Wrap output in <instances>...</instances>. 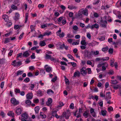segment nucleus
I'll use <instances>...</instances> for the list:
<instances>
[{
  "instance_id": "obj_1",
  "label": "nucleus",
  "mask_w": 121,
  "mask_h": 121,
  "mask_svg": "<svg viewBox=\"0 0 121 121\" xmlns=\"http://www.w3.org/2000/svg\"><path fill=\"white\" fill-rule=\"evenodd\" d=\"M28 115L26 112L22 114L21 115V117L22 118L21 119L20 117H19V119L21 120V121H28V120H26L28 118Z\"/></svg>"
},
{
  "instance_id": "obj_2",
  "label": "nucleus",
  "mask_w": 121,
  "mask_h": 121,
  "mask_svg": "<svg viewBox=\"0 0 121 121\" xmlns=\"http://www.w3.org/2000/svg\"><path fill=\"white\" fill-rule=\"evenodd\" d=\"M98 23L102 27L105 28L106 27V25L107 24V22L106 21H104L102 18H101L100 21L98 22Z\"/></svg>"
},
{
  "instance_id": "obj_3",
  "label": "nucleus",
  "mask_w": 121,
  "mask_h": 121,
  "mask_svg": "<svg viewBox=\"0 0 121 121\" xmlns=\"http://www.w3.org/2000/svg\"><path fill=\"white\" fill-rule=\"evenodd\" d=\"M105 63H100L98 65V67H100L102 66V70L103 71L105 70L106 69V68L108 66L107 64H106L105 66Z\"/></svg>"
},
{
  "instance_id": "obj_4",
  "label": "nucleus",
  "mask_w": 121,
  "mask_h": 121,
  "mask_svg": "<svg viewBox=\"0 0 121 121\" xmlns=\"http://www.w3.org/2000/svg\"><path fill=\"white\" fill-rule=\"evenodd\" d=\"M11 101L14 106L18 104L19 103V102L18 100H17L15 98H13L11 99Z\"/></svg>"
},
{
  "instance_id": "obj_5",
  "label": "nucleus",
  "mask_w": 121,
  "mask_h": 121,
  "mask_svg": "<svg viewBox=\"0 0 121 121\" xmlns=\"http://www.w3.org/2000/svg\"><path fill=\"white\" fill-rule=\"evenodd\" d=\"M45 58L46 59H50L51 61H56V60L55 58H54L53 57H52L51 55L48 54H46L45 56Z\"/></svg>"
},
{
  "instance_id": "obj_6",
  "label": "nucleus",
  "mask_w": 121,
  "mask_h": 121,
  "mask_svg": "<svg viewBox=\"0 0 121 121\" xmlns=\"http://www.w3.org/2000/svg\"><path fill=\"white\" fill-rule=\"evenodd\" d=\"M13 64H12V65L14 67L19 66L22 64V63L21 61L16 62V60L13 61Z\"/></svg>"
},
{
  "instance_id": "obj_7",
  "label": "nucleus",
  "mask_w": 121,
  "mask_h": 121,
  "mask_svg": "<svg viewBox=\"0 0 121 121\" xmlns=\"http://www.w3.org/2000/svg\"><path fill=\"white\" fill-rule=\"evenodd\" d=\"M84 56L86 57H89L91 56V52L88 50H85L84 51Z\"/></svg>"
},
{
  "instance_id": "obj_8",
  "label": "nucleus",
  "mask_w": 121,
  "mask_h": 121,
  "mask_svg": "<svg viewBox=\"0 0 121 121\" xmlns=\"http://www.w3.org/2000/svg\"><path fill=\"white\" fill-rule=\"evenodd\" d=\"M110 94L111 93L110 92H106V96H105V99H106L107 101L108 100V99H111V97Z\"/></svg>"
},
{
  "instance_id": "obj_9",
  "label": "nucleus",
  "mask_w": 121,
  "mask_h": 121,
  "mask_svg": "<svg viewBox=\"0 0 121 121\" xmlns=\"http://www.w3.org/2000/svg\"><path fill=\"white\" fill-rule=\"evenodd\" d=\"M81 72L82 75L85 76L87 73L85 68H82L81 69Z\"/></svg>"
},
{
  "instance_id": "obj_10",
  "label": "nucleus",
  "mask_w": 121,
  "mask_h": 121,
  "mask_svg": "<svg viewBox=\"0 0 121 121\" xmlns=\"http://www.w3.org/2000/svg\"><path fill=\"white\" fill-rule=\"evenodd\" d=\"M22 109L21 108H18L16 110V113L17 115L20 114L22 113Z\"/></svg>"
},
{
  "instance_id": "obj_11",
  "label": "nucleus",
  "mask_w": 121,
  "mask_h": 121,
  "mask_svg": "<svg viewBox=\"0 0 121 121\" xmlns=\"http://www.w3.org/2000/svg\"><path fill=\"white\" fill-rule=\"evenodd\" d=\"M4 20L5 21L8 22L9 21L8 16L6 15H3L2 16Z\"/></svg>"
},
{
  "instance_id": "obj_12",
  "label": "nucleus",
  "mask_w": 121,
  "mask_h": 121,
  "mask_svg": "<svg viewBox=\"0 0 121 121\" xmlns=\"http://www.w3.org/2000/svg\"><path fill=\"white\" fill-rule=\"evenodd\" d=\"M33 97V95L32 93H28L26 96L27 99H32Z\"/></svg>"
},
{
  "instance_id": "obj_13",
  "label": "nucleus",
  "mask_w": 121,
  "mask_h": 121,
  "mask_svg": "<svg viewBox=\"0 0 121 121\" xmlns=\"http://www.w3.org/2000/svg\"><path fill=\"white\" fill-rule=\"evenodd\" d=\"M80 72L78 71H77L74 73L73 77H76L77 76L79 77L80 76Z\"/></svg>"
},
{
  "instance_id": "obj_14",
  "label": "nucleus",
  "mask_w": 121,
  "mask_h": 121,
  "mask_svg": "<svg viewBox=\"0 0 121 121\" xmlns=\"http://www.w3.org/2000/svg\"><path fill=\"white\" fill-rule=\"evenodd\" d=\"M91 55L92 54L95 55H97L99 54V52L98 51H94L93 50H92L91 51Z\"/></svg>"
},
{
  "instance_id": "obj_15",
  "label": "nucleus",
  "mask_w": 121,
  "mask_h": 121,
  "mask_svg": "<svg viewBox=\"0 0 121 121\" xmlns=\"http://www.w3.org/2000/svg\"><path fill=\"white\" fill-rule=\"evenodd\" d=\"M52 99L51 98H49L48 100V102H46V104L48 106H49L52 103Z\"/></svg>"
},
{
  "instance_id": "obj_16",
  "label": "nucleus",
  "mask_w": 121,
  "mask_h": 121,
  "mask_svg": "<svg viewBox=\"0 0 121 121\" xmlns=\"http://www.w3.org/2000/svg\"><path fill=\"white\" fill-rule=\"evenodd\" d=\"M19 17L20 15L19 14L17 13H15V17L14 19L16 21H17L19 19Z\"/></svg>"
},
{
  "instance_id": "obj_17",
  "label": "nucleus",
  "mask_w": 121,
  "mask_h": 121,
  "mask_svg": "<svg viewBox=\"0 0 121 121\" xmlns=\"http://www.w3.org/2000/svg\"><path fill=\"white\" fill-rule=\"evenodd\" d=\"M68 8L71 10H72L76 9L77 8V7L72 5H69L68 7Z\"/></svg>"
},
{
  "instance_id": "obj_18",
  "label": "nucleus",
  "mask_w": 121,
  "mask_h": 121,
  "mask_svg": "<svg viewBox=\"0 0 121 121\" xmlns=\"http://www.w3.org/2000/svg\"><path fill=\"white\" fill-rule=\"evenodd\" d=\"M30 55V53H29L27 51L24 52L23 54V56L26 57H28Z\"/></svg>"
},
{
  "instance_id": "obj_19",
  "label": "nucleus",
  "mask_w": 121,
  "mask_h": 121,
  "mask_svg": "<svg viewBox=\"0 0 121 121\" xmlns=\"http://www.w3.org/2000/svg\"><path fill=\"white\" fill-rule=\"evenodd\" d=\"M37 94L38 96H41L43 95V92L40 90H38L37 92Z\"/></svg>"
},
{
  "instance_id": "obj_20",
  "label": "nucleus",
  "mask_w": 121,
  "mask_h": 121,
  "mask_svg": "<svg viewBox=\"0 0 121 121\" xmlns=\"http://www.w3.org/2000/svg\"><path fill=\"white\" fill-rule=\"evenodd\" d=\"M46 45L44 41H41L39 42V45L42 47L45 46Z\"/></svg>"
},
{
  "instance_id": "obj_21",
  "label": "nucleus",
  "mask_w": 121,
  "mask_h": 121,
  "mask_svg": "<svg viewBox=\"0 0 121 121\" xmlns=\"http://www.w3.org/2000/svg\"><path fill=\"white\" fill-rule=\"evenodd\" d=\"M88 10L86 9L85 10H83L82 13L84 15L87 16V15Z\"/></svg>"
},
{
  "instance_id": "obj_22",
  "label": "nucleus",
  "mask_w": 121,
  "mask_h": 121,
  "mask_svg": "<svg viewBox=\"0 0 121 121\" xmlns=\"http://www.w3.org/2000/svg\"><path fill=\"white\" fill-rule=\"evenodd\" d=\"M88 112V111H86L84 112L83 114V115L86 118L87 117L89 116V113Z\"/></svg>"
},
{
  "instance_id": "obj_23",
  "label": "nucleus",
  "mask_w": 121,
  "mask_h": 121,
  "mask_svg": "<svg viewBox=\"0 0 121 121\" xmlns=\"http://www.w3.org/2000/svg\"><path fill=\"white\" fill-rule=\"evenodd\" d=\"M67 56L69 59H71L72 60H74L76 62H77V61L75 60L74 59L73 57L70 54H68L67 55Z\"/></svg>"
},
{
  "instance_id": "obj_24",
  "label": "nucleus",
  "mask_w": 121,
  "mask_h": 121,
  "mask_svg": "<svg viewBox=\"0 0 121 121\" xmlns=\"http://www.w3.org/2000/svg\"><path fill=\"white\" fill-rule=\"evenodd\" d=\"M39 106L36 107L35 108V110L36 113H38L39 112Z\"/></svg>"
},
{
  "instance_id": "obj_25",
  "label": "nucleus",
  "mask_w": 121,
  "mask_h": 121,
  "mask_svg": "<svg viewBox=\"0 0 121 121\" xmlns=\"http://www.w3.org/2000/svg\"><path fill=\"white\" fill-rule=\"evenodd\" d=\"M81 45L86 46L87 45L86 43L84 40H82L81 41Z\"/></svg>"
},
{
  "instance_id": "obj_26",
  "label": "nucleus",
  "mask_w": 121,
  "mask_h": 121,
  "mask_svg": "<svg viewBox=\"0 0 121 121\" xmlns=\"http://www.w3.org/2000/svg\"><path fill=\"white\" fill-rule=\"evenodd\" d=\"M99 27L98 25L97 24H95L92 26L91 29H93V28H98Z\"/></svg>"
},
{
  "instance_id": "obj_27",
  "label": "nucleus",
  "mask_w": 121,
  "mask_h": 121,
  "mask_svg": "<svg viewBox=\"0 0 121 121\" xmlns=\"http://www.w3.org/2000/svg\"><path fill=\"white\" fill-rule=\"evenodd\" d=\"M29 99H27V100L26 101L25 103L28 105H30L31 104V101Z\"/></svg>"
},
{
  "instance_id": "obj_28",
  "label": "nucleus",
  "mask_w": 121,
  "mask_h": 121,
  "mask_svg": "<svg viewBox=\"0 0 121 121\" xmlns=\"http://www.w3.org/2000/svg\"><path fill=\"white\" fill-rule=\"evenodd\" d=\"M102 115L103 116H105L106 115V110H101Z\"/></svg>"
},
{
  "instance_id": "obj_29",
  "label": "nucleus",
  "mask_w": 121,
  "mask_h": 121,
  "mask_svg": "<svg viewBox=\"0 0 121 121\" xmlns=\"http://www.w3.org/2000/svg\"><path fill=\"white\" fill-rule=\"evenodd\" d=\"M10 38H6L5 39V41L4 42V43H8L10 42Z\"/></svg>"
},
{
  "instance_id": "obj_30",
  "label": "nucleus",
  "mask_w": 121,
  "mask_h": 121,
  "mask_svg": "<svg viewBox=\"0 0 121 121\" xmlns=\"http://www.w3.org/2000/svg\"><path fill=\"white\" fill-rule=\"evenodd\" d=\"M28 17V13H26L25 15V23H26L27 22Z\"/></svg>"
},
{
  "instance_id": "obj_31",
  "label": "nucleus",
  "mask_w": 121,
  "mask_h": 121,
  "mask_svg": "<svg viewBox=\"0 0 121 121\" xmlns=\"http://www.w3.org/2000/svg\"><path fill=\"white\" fill-rule=\"evenodd\" d=\"M23 73V71H22L19 70L17 72V76H18L19 75H21Z\"/></svg>"
},
{
  "instance_id": "obj_32",
  "label": "nucleus",
  "mask_w": 121,
  "mask_h": 121,
  "mask_svg": "<svg viewBox=\"0 0 121 121\" xmlns=\"http://www.w3.org/2000/svg\"><path fill=\"white\" fill-rule=\"evenodd\" d=\"M51 93H52V94H53L54 93V92L51 89H49L47 90V94H50Z\"/></svg>"
},
{
  "instance_id": "obj_33",
  "label": "nucleus",
  "mask_w": 121,
  "mask_h": 121,
  "mask_svg": "<svg viewBox=\"0 0 121 121\" xmlns=\"http://www.w3.org/2000/svg\"><path fill=\"white\" fill-rule=\"evenodd\" d=\"M114 62V60L113 59H112L110 60V66L112 67H113L114 66V65H113V63Z\"/></svg>"
},
{
  "instance_id": "obj_34",
  "label": "nucleus",
  "mask_w": 121,
  "mask_h": 121,
  "mask_svg": "<svg viewBox=\"0 0 121 121\" xmlns=\"http://www.w3.org/2000/svg\"><path fill=\"white\" fill-rule=\"evenodd\" d=\"M30 28L31 29L30 31L32 32L35 29V27L33 25H31L30 26Z\"/></svg>"
},
{
  "instance_id": "obj_35",
  "label": "nucleus",
  "mask_w": 121,
  "mask_h": 121,
  "mask_svg": "<svg viewBox=\"0 0 121 121\" xmlns=\"http://www.w3.org/2000/svg\"><path fill=\"white\" fill-rule=\"evenodd\" d=\"M51 69H52L51 67H47L46 69V71L48 72H50Z\"/></svg>"
},
{
  "instance_id": "obj_36",
  "label": "nucleus",
  "mask_w": 121,
  "mask_h": 121,
  "mask_svg": "<svg viewBox=\"0 0 121 121\" xmlns=\"http://www.w3.org/2000/svg\"><path fill=\"white\" fill-rule=\"evenodd\" d=\"M119 85H114L113 86V88L115 90L117 89L119 87Z\"/></svg>"
},
{
  "instance_id": "obj_37",
  "label": "nucleus",
  "mask_w": 121,
  "mask_h": 121,
  "mask_svg": "<svg viewBox=\"0 0 121 121\" xmlns=\"http://www.w3.org/2000/svg\"><path fill=\"white\" fill-rule=\"evenodd\" d=\"M118 82L116 80L114 81H112L111 82V83L112 84H116Z\"/></svg>"
},
{
  "instance_id": "obj_38",
  "label": "nucleus",
  "mask_w": 121,
  "mask_h": 121,
  "mask_svg": "<svg viewBox=\"0 0 121 121\" xmlns=\"http://www.w3.org/2000/svg\"><path fill=\"white\" fill-rule=\"evenodd\" d=\"M108 110L109 112H110L111 111H113V109L112 107L110 106L108 108Z\"/></svg>"
},
{
  "instance_id": "obj_39",
  "label": "nucleus",
  "mask_w": 121,
  "mask_h": 121,
  "mask_svg": "<svg viewBox=\"0 0 121 121\" xmlns=\"http://www.w3.org/2000/svg\"><path fill=\"white\" fill-rule=\"evenodd\" d=\"M108 52L109 54H112L113 52V48H110L109 49Z\"/></svg>"
},
{
  "instance_id": "obj_40",
  "label": "nucleus",
  "mask_w": 121,
  "mask_h": 121,
  "mask_svg": "<svg viewBox=\"0 0 121 121\" xmlns=\"http://www.w3.org/2000/svg\"><path fill=\"white\" fill-rule=\"evenodd\" d=\"M93 15L95 17L97 18L99 17V14L96 12L94 13Z\"/></svg>"
},
{
  "instance_id": "obj_41",
  "label": "nucleus",
  "mask_w": 121,
  "mask_h": 121,
  "mask_svg": "<svg viewBox=\"0 0 121 121\" xmlns=\"http://www.w3.org/2000/svg\"><path fill=\"white\" fill-rule=\"evenodd\" d=\"M52 34V32H46L44 34V35H50Z\"/></svg>"
},
{
  "instance_id": "obj_42",
  "label": "nucleus",
  "mask_w": 121,
  "mask_h": 121,
  "mask_svg": "<svg viewBox=\"0 0 121 121\" xmlns=\"http://www.w3.org/2000/svg\"><path fill=\"white\" fill-rule=\"evenodd\" d=\"M30 79L29 78L27 77L24 80V81L26 82H27L30 81Z\"/></svg>"
},
{
  "instance_id": "obj_43",
  "label": "nucleus",
  "mask_w": 121,
  "mask_h": 121,
  "mask_svg": "<svg viewBox=\"0 0 121 121\" xmlns=\"http://www.w3.org/2000/svg\"><path fill=\"white\" fill-rule=\"evenodd\" d=\"M108 47H106L105 48H103L102 49V50L103 51H107L108 50Z\"/></svg>"
},
{
  "instance_id": "obj_44",
  "label": "nucleus",
  "mask_w": 121,
  "mask_h": 121,
  "mask_svg": "<svg viewBox=\"0 0 121 121\" xmlns=\"http://www.w3.org/2000/svg\"><path fill=\"white\" fill-rule=\"evenodd\" d=\"M63 16L59 17L57 19L58 21L59 22H61V20L63 19Z\"/></svg>"
},
{
  "instance_id": "obj_45",
  "label": "nucleus",
  "mask_w": 121,
  "mask_h": 121,
  "mask_svg": "<svg viewBox=\"0 0 121 121\" xmlns=\"http://www.w3.org/2000/svg\"><path fill=\"white\" fill-rule=\"evenodd\" d=\"M8 114L10 116L12 117L13 115V113L12 112H10L8 113Z\"/></svg>"
},
{
  "instance_id": "obj_46",
  "label": "nucleus",
  "mask_w": 121,
  "mask_h": 121,
  "mask_svg": "<svg viewBox=\"0 0 121 121\" xmlns=\"http://www.w3.org/2000/svg\"><path fill=\"white\" fill-rule=\"evenodd\" d=\"M74 37L73 35H71L69 34H67V37H68L69 38H73Z\"/></svg>"
},
{
  "instance_id": "obj_47",
  "label": "nucleus",
  "mask_w": 121,
  "mask_h": 121,
  "mask_svg": "<svg viewBox=\"0 0 121 121\" xmlns=\"http://www.w3.org/2000/svg\"><path fill=\"white\" fill-rule=\"evenodd\" d=\"M27 76L28 77H33L34 75L31 72H29L27 74Z\"/></svg>"
},
{
  "instance_id": "obj_48",
  "label": "nucleus",
  "mask_w": 121,
  "mask_h": 121,
  "mask_svg": "<svg viewBox=\"0 0 121 121\" xmlns=\"http://www.w3.org/2000/svg\"><path fill=\"white\" fill-rule=\"evenodd\" d=\"M65 83L66 84H69V82L68 79L65 78Z\"/></svg>"
},
{
  "instance_id": "obj_49",
  "label": "nucleus",
  "mask_w": 121,
  "mask_h": 121,
  "mask_svg": "<svg viewBox=\"0 0 121 121\" xmlns=\"http://www.w3.org/2000/svg\"><path fill=\"white\" fill-rule=\"evenodd\" d=\"M14 91L16 94H17L18 93H19L20 92V91L19 89H16Z\"/></svg>"
},
{
  "instance_id": "obj_50",
  "label": "nucleus",
  "mask_w": 121,
  "mask_h": 121,
  "mask_svg": "<svg viewBox=\"0 0 121 121\" xmlns=\"http://www.w3.org/2000/svg\"><path fill=\"white\" fill-rule=\"evenodd\" d=\"M34 102L35 103H38L39 102V99H34Z\"/></svg>"
},
{
  "instance_id": "obj_51",
  "label": "nucleus",
  "mask_w": 121,
  "mask_h": 121,
  "mask_svg": "<svg viewBox=\"0 0 121 121\" xmlns=\"http://www.w3.org/2000/svg\"><path fill=\"white\" fill-rule=\"evenodd\" d=\"M11 8L12 9H17V7L16 6L14 5H13L11 6Z\"/></svg>"
},
{
  "instance_id": "obj_52",
  "label": "nucleus",
  "mask_w": 121,
  "mask_h": 121,
  "mask_svg": "<svg viewBox=\"0 0 121 121\" xmlns=\"http://www.w3.org/2000/svg\"><path fill=\"white\" fill-rule=\"evenodd\" d=\"M4 59L3 58L0 59V64H4Z\"/></svg>"
},
{
  "instance_id": "obj_53",
  "label": "nucleus",
  "mask_w": 121,
  "mask_h": 121,
  "mask_svg": "<svg viewBox=\"0 0 121 121\" xmlns=\"http://www.w3.org/2000/svg\"><path fill=\"white\" fill-rule=\"evenodd\" d=\"M65 35L64 33L63 32H62L61 34L59 35H59L60 37H63Z\"/></svg>"
},
{
  "instance_id": "obj_54",
  "label": "nucleus",
  "mask_w": 121,
  "mask_h": 121,
  "mask_svg": "<svg viewBox=\"0 0 121 121\" xmlns=\"http://www.w3.org/2000/svg\"><path fill=\"white\" fill-rule=\"evenodd\" d=\"M35 53H33L32 55L31 56V59H34L35 58Z\"/></svg>"
},
{
  "instance_id": "obj_55",
  "label": "nucleus",
  "mask_w": 121,
  "mask_h": 121,
  "mask_svg": "<svg viewBox=\"0 0 121 121\" xmlns=\"http://www.w3.org/2000/svg\"><path fill=\"white\" fill-rule=\"evenodd\" d=\"M78 29V27L76 25L73 26V29L75 30H77Z\"/></svg>"
},
{
  "instance_id": "obj_56",
  "label": "nucleus",
  "mask_w": 121,
  "mask_h": 121,
  "mask_svg": "<svg viewBox=\"0 0 121 121\" xmlns=\"http://www.w3.org/2000/svg\"><path fill=\"white\" fill-rule=\"evenodd\" d=\"M57 79V77L56 76L55 78H53L51 80V81L53 82H54L56 81Z\"/></svg>"
},
{
  "instance_id": "obj_57",
  "label": "nucleus",
  "mask_w": 121,
  "mask_h": 121,
  "mask_svg": "<svg viewBox=\"0 0 121 121\" xmlns=\"http://www.w3.org/2000/svg\"><path fill=\"white\" fill-rule=\"evenodd\" d=\"M44 7V5L43 4H39L38 5V7L39 8H43Z\"/></svg>"
},
{
  "instance_id": "obj_58",
  "label": "nucleus",
  "mask_w": 121,
  "mask_h": 121,
  "mask_svg": "<svg viewBox=\"0 0 121 121\" xmlns=\"http://www.w3.org/2000/svg\"><path fill=\"white\" fill-rule=\"evenodd\" d=\"M70 63L73 67H75L76 66V64L74 62H70Z\"/></svg>"
},
{
  "instance_id": "obj_59",
  "label": "nucleus",
  "mask_w": 121,
  "mask_h": 121,
  "mask_svg": "<svg viewBox=\"0 0 121 121\" xmlns=\"http://www.w3.org/2000/svg\"><path fill=\"white\" fill-rule=\"evenodd\" d=\"M60 64L61 65H67V64L64 61H61L60 62Z\"/></svg>"
},
{
  "instance_id": "obj_60",
  "label": "nucleus",
  "mask_w": 121,
  "mask_h": 121,
  "mask_svg": "<svg viewBox=\"0 0 121 121\" xmlns=\"http://www.w3.org/2000/svg\"><path fill=\"white\" fill-rule=\"evenodd\" d=\"M20 28L19 26L18 25H15L14 26V28L16 29H17L18 28Z\"/></svg>"
},
{
  "instance_id": "obj_61",
  "label": "nucleus",
  "mask_w": 121,
  "mask_h": 121,
  "mask_svg": "<svg viewBox=\"0 0 121 121\" xmlns=\"http://www.w3.org/2000/svg\"><path fill=\"white\" fill-rule=\"evenodd\" d=\"M61 28H60L59 29V30L57 31L56 32V33H57V35H58L60 34V33L61 32Z\"/></svg>"
},
{
  "instance_id": "obj_62",
  "label": "nucleus",
  "mask_w": 121,
  "mask_h": 121,
  "mask_svg": "<svg viewBox=\"0 0 121 121\" xmlns=\"http://www.w3.org/2000/svg\"><path fill=\"white\" fill-rule=\"evenodd\" d=\"M100 2V0H97V1L93 3V4L94 5L98 4Z\"/></svg>"
},
{
  "instance_id": "obj_63",
  "label": "nucleus",
  "mask_w": 121,
  "mask_h": 121,
  "mask_svg": "<svg viewBox=\"0 0 121 121\" xmlns=\"http://www.w3.org/2000/svg\"><path fill=\"white\" fill-rule=\"evenodd\" d=\"M30 58H27L26 59L25 62L26 64H28L30 62V60H29Z\"/></svg>"
},
{
  "instance_id": "obj_64",
  "label": "nucleus",
  "mask_w": 121,
  "mask_h": 121,
  "mask_svg": "<svg viewBox=\"0 0 121 121\" xmlns=\"http://www.w3.org/2000/svg\"><path fill=\"white\" fill-rule=\"evenodd\" d=\"M99 104L100 106L101 107H102L103 104V101H101L100 102H99Z\"/></svg>"
}]
</instances>
